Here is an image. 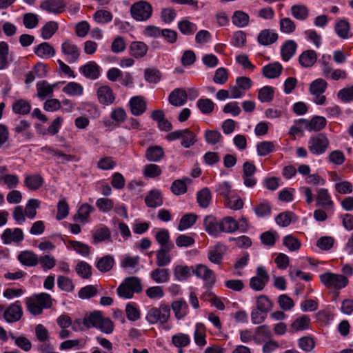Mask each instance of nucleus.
<instances>
[{"mask_svg": "<svg viewBox=\"0 0 353 353\" xmlns=\"http://www.w3.org/2000/svg\"><path fill=\"white\" fill-rule=\"evenodd\" d=\"M170 317V307L168 305L161 304L159 307H150L146 314L145 319L150 325L159 323L164 325Z\"/></svg>", "mask_w": 353, "mask_h": 353, "instance_id": "nucleus-1", "label": "nucleus"}, {"mask_svg": "<svg viewBox=\"0 0 353 353\" xmlns=\"http://www.w3.org/2000/svg\"><path fill=\"white\" fill-rule=\"evenodd\" d=\"M117 291L120 297L131 299L134 293H139L142 291L141 280L135 276L128 277L118 287Z\"/></svg>", "mask_w": 353, "mask_h": 353, "instance_id": "nucleus-2", "label": "nucleus"}, {"mask_svg": "<svg viewBox=\"0 0 353 353\" xmlns=\"http://www.w3.org/2000/svg\"><path fill=\"white\" fill-rule=\"evenodd\" d=\"M165 139L169 141L181 139V145L185 148H190L197 141L196 134L188 128L171 132L166 135Z\"/></svg>", "mask_w": 353, "mask_h": 353, "instance_id": "nucleus-3", "label": "nucleus"}, {"mask_svg": "<svg viewBox=\"0 0 353 353\" xmlns=\"http://www.w3.org/2000/svg\"><path fill=\"white\" fill-rule=\"evenodd\" d=\"M328 146L329 140L323 133L311 137L308 141V149L314 155H321L325 153Z\"/></svg>", "mask_w": 353, "mask_h": 353, "instance_id": "nucleus-4", "label": "nucleus"}, {"mask_svg": "<svg viewBox=\"0 0 353 353\" xmlns=\"http://www.w3.org/2000/svg\"><path fill=\"white\" fill-rule=\"evenodd\" d=\"M320 279L327 288L341 289L345 288L348 283L347 277L342 274L326 272L320 276Z\"/></svg>", "mask_w": 353, "mask_h": 353, "instance_id": "nucleus-5", "label": "nucleus"}, {"mask_svg": "<svg viewBox=\"0 0 353 353\" xmlns=\"http://www.w3.org/2000/svg\"><path fill=\"white\" fill-rule=\"evenodd\" d=\"M130 12L132 17L137 21H146L150 18L152 14V6L146 1H139L134 3Z\"/></svg>", "mask_w": 353, "mask_h": 353, "instance_id": "nucleus-6", "label": "nucleus"}, {"mask_svg": "<svg viewBox=\"0 0 353 353\" xmlns=\"http://www.w3.org/2000/svg\"><path fill=\"white\" fill-rule=\"evenodd\" d=\"M192 273L205 281V287L207 289L211 288L215 283L216 278L214 272L205 265H196L195 268H193Z\"/></svg>", "mask_w": 353, "mask_h": 353, "instance_id": "nucleus-7", "label": "nucleus"}, {"mask_svg": "<svg viewBox=\"0 0 353 353\" xmlns=\"http://www.w3.org/2000/svg\"><path fill=\"white\" fill-rule=\"evenodd\" d=\"M270 280V276L263 266L256 268V275L250 279V286L255 291H261L264 289Z\"/></svg>", "mask_w": 353, "mask_h": 353, "instance_id": "nucleus-8", "label": "nucleus"}, {"mask_svg": "<svg viewBox=\"0 0 353 353\" xmlns=\"http://www.w3.org/2000/svg\"><path fill=\"white\" fill-rule=\"evenodd\" d=\"M331 56L323 54L321 57V63L323 65L322 72L323 75L326 78H330L334 81L339 79H345L347 77L346 72L341 69L334 70L329 65L327 60H330Z\"/></svg>", "mask_w": 353, "mask_h": 353, "instance_id": "nucleus-9", "label": "nucleus"}, {"mask_svg": "<svg viewBox=\"0 0 353 353\" xmlns=\"http://www.w3.org/2000/svg\"><path fill=\"white\" fill-rule=\"evenodd\" d=\"M23 315V310L20 301L10 304L3 313V318L6 322L12 323L19 321Z\"/></svg>", "mask_w": 353, "mask_h": 353, "instance_id": "nucleus-10", "label": "nucleus"}, {"mask_svg": "<svg viewBox=\"0 0 353 353\" xmlns=\"http://www.w3.org/2000/svg\"><path fill=\"white\" fill-rule=\"evenodd\" d=\"M226 252L227 248L224 244H215L209 248L208 259L211 263L220 265L222 263Z\"/></svg>", "mask_w": 353, "mask_h": 353, "instance_id": "nucleus-11", "label": "nucleus"}, {"mask_svg": "<svg viewBox=\"0 0 353 353\" xmlns=\"http://www.w3.org/2000/svg\"><path fill=\"white\" fill-rule=\"evenodd\" d=\"M61 51L67 57L66 61L69 63L76 62L80 55L79 48L70 41H65L61 45Z\"/></svg>", "mask_w": 353, "mask_h": 353, "instance_id": "nucleus-12", "label": "nucleus"}, {"mask_svg": "<svg viewBox=\"0 0 353 353\" xmlns=\"http://www.w3.org/2000/svg\"><path fill=\"white\" fill-rule=\"evenodd\" d=\"M98 100L101 104L108 105L115 100L112 89L109 85H101L97 90Z\"/></svg>", "mask_w": 353, "mask_h": 353, "instance_id": "nucleus-13", "label": "nucleus"}, {"mask_svg": "<svg viewBox=\"0 0 353 353\" xmlns=\"http://www.w3.org/2000/svg\"><path fill=\"white\" fill-rule=\"evenodd\" d=\"M172 246L171 244H161V248L157 251V265L159 267L168 265L172 259L170 252Z\"/></svg>", "mask_w": 353, "mask_h": 353, "instance_id": "nucleus-14", "label": "nucleus"}, {"mask_svg": "<svg viewBox=\"0 0 353 353\" xmlns=\"http://www.w3.org/2000/svg\"><path fill=\"white\" fill-rule=\"evenodd\" d=\"M187 92L182 88L174 89L168 97L169 103L176 107L183 105L187 102Z\"/></svg>", "mask_w": 353, "mask_h": 353, "instance_id": "nucleus-15", "label": "nucleus"}, {"mask_svg": "<svg viewBox=\"0 0 353 353\" xmlns=\"http://www.w3.org/2000/svg\"><path fill=\"white\" fill-rule=\"evenodd\" d=\"M130 111L134 116H140L146 110L147 103L143 97L135 96L129 102Z\"/></svg>", "mask_w": 353, "mask_h": 353, "instance_id": "nucleus-16", "label": "nucleus"}, {"mask_svg": "<svg viewBox=\"0 0 353 353\" xmlns=\"http://www.w3.org/2000/svg\"><path fill=\"white\" fill-rule=\"evenodd\" d=\"M3 243H19L23 239V232L20 228H7L1 235Z\"/></svg>", "mask_w": 353, "mask_h": 353, "instance_id": "nucleus-17", "label": "nucleus"}, {"mask_svg": "<svg viewBox=\"0 0 353 353\" xmlns=\"http://www.w3.org/2000/svg\"><path fill=\"white\" fill-rule=\"evenodd\" d=\"M316 205L322 206L327 210H333L334 203L327 189H319L316 196Z\"/></svg>", "mask_w": 353, "mask_h": 353, "instance_id": "nucleus-18", "label": "nucleus"}, {"mask_svg": "<svg viewBox=\"0 0 353 353\" xmlns=\"http://www.w3.org/2000/svg\"><path fill=\"white\" fill-rule=\"evenodd\" d=\"M79 70L86 78L92 80H95L100 76V67L94 61L88 62Z\"/></svg>", "mask_w": 353, "mask_h": 353, "instance_id": "nucleus-19", "label": "nucleus"}, {"mask_svg": "<svg viewBox=\"0 0 353 353\" xmlns=\"http://www.w3.org/2000/svg\"><path fill=\"white\" fill-rule=\"evenodd\" d=\"M203 225L205 230L210 235L217 236L221 233L220 222L219 223L212 215H208L204 218Z\"/></svg>", "mask_w": 353, "mask_h": 353, "instance_id": "nucleus-20", "label": "nucleus"}, {"mask_svg": "<svg viewBox=\"0 0 353 353\" xmlns=\"http://www.w3.org/2000/svg\"><path fill=\"white\" fill-rule=\"evenodd\" d=\"M65 5L63 0H48L41 3L40 8L48 12L59 14L64 11Z\"/></svg>", "mask_w": 353, "mask_h": 353, "instance_id": "nucleus-21", "label": "nucleus"}, {"mask_svg": "<svg viewBox=\"0 0 353 353\" xmlns=\"http://www.w3.org/2000/svg\"><path fill=\"white\" fill-rule=\"evenodd\" d=\"M278 34L270 29L261 30L257 37V41L262 46H269L278 39Z\"/></svg>", "mask_w": 353, "mask_h": 353, "instance_id": "nucleus-22", "label": "nucleus"}, {"mask_svg": "<svg viewBox=\"0 0 353 353\" xmlns=\"http://www.w3.org/2000/svg\"><path fill=\"white\" fill-rule=\"evenodd\" d=\"M272 332L269 326L263 325L256 328L253 340L257 344H261L270 339Z\"/></svg>", "mask_w": 353, "mask_h": 353, "instance_id": "nucleus-23", "label": "nucleus"}, {"mask_svg": "<svg viewBox=\"0 0 353 353\" xmlns=\"http://www.w3.org/2000/svg\"><path fill=\"white\" fill-rule=\"evenodd\" d=\"M283 70L281 63L274 62L265 65L262 68L263 75L268 79H275L280 76Z\"/></svg>", "mask_w": 353, "mask_h": 353, "instance_id": "nucleus-24", "label": "nucleus"}, {"mask_svg": "<svg viewBox=\"0 0 353 353\" xmlns=\"http://www.w3.org/2000/svg\"><path fill=\"white\" fill-rule=\"evenodd\" d=\"M148 50V46L143 41H133L129 46L130 55L136 59L143 57Z\"/></svg>", "mask_w": 353, "mask_h": 353, "instance_id": "nucleus-25", "label": "nucleus"}, {"mask_svg": "<svg viewBox=\"0 0 353 353\" xmlns=\"http://www.w3.org/2000/svg\"><path fill=\"white\" fill-rule=\"evenodd\" d=\"M13 61L12 54H9L8 44L5 41L0 42V70L8 67L9 63Z\"/></svg>", "mask_w": 353, "mask_h": 353, "instance_id": "nucleus-26", "label": "nucleus"}, {"mask_svg": "<svg viewBox=\"0 0 353 353\" xmlns=\"http://www.w3.org/2000/svg\"><path fill=\"white\" fill-rule=\"evenodd\" d=\"M163 148L159 145H152L147 148L145 157L149 161L158 162L164 157Z\"/></svg>", "mask_w": 353, "mask_h": 353, "instance_id": "nucleus-27", "label": "nucleus"}, {"mask_svg": "<svg viewBox=\"0 0 353 353\" xmlns=\"http://www.w3.org/2000/svg\"><path fill=\"white\" fill-rule=\"evenodd\" d=\"M145 203L149 208H157L163 205L161 192L158 190H150L145 198Z\"/></svg>", "mask_w": 353, "mask_h": 353, "instance_id": "nucleus-28", "label": "nucleus"}, {"mask_svg": "<svg viewBox=\"0 0 353 353\" xmlns=\"http://www.w3.org/2000/svg\"><path fill=\"white\" fill-rule=\"evenodd\" d=\"M297 44L293 40L286 41L281 48V54L285 61H289L295 54Z\"/></svg>", "mask_w": 353, "mask_h": 353, "instance_id": "nucleus-29", "label": "nucleus"}, {"mask_svg": "<svg viewBox=\"0 0 353 353\" xmlns=\"http://www.w3.org/2000/svg\"><path fill=\"white\" fill-rule=\"evenodd\" d=\"M34 52L39 57L46 59L53 57L55 50L49 43L43 42L34 48Z\"/></svg>", "mask_w": 353, "mask_h": 353, "instance_id": "nucleus-30", "label": "nucleus"}, {"mask_svg": "<svg viewBox=\"0 0 353 353\" xmlns=\"http://www.w3.org/2000/svg\"><path fill=\"white\" fill-rule=\"evenodd\" d=\"M316 52L313 50L304 51L299 57V62L302 67H312L316 61Z\"/></svg>", "mask_w": 353, "mask_h": 353, "instance_id": "nucleus-31", "label": "nucleus"}, {"mask_svg": "<svg viewBox=\"0 0 353 353\" xmlns=\"http://www.w3.org/2000/svg\"><path fill=\"white\" fill-rule=\"evenodd\" d=\"M170 276V272L166 268H156L150 272V278L157 283H167Z\"/></svg>", "mask_w": 353, "mask_h": 353, "instance_id": "nucleus-32", "label": "nucleus"}, {"mask_svg": "<svg viewBox=\"0 0 353 353\" xmlns=\"http://www.w3.org/2000/svg\"><path fill=\"white\" fill-rule=\"evenodd\" d=\"M172 309L177 319H181L188 314V305L183 299L174 301L172 303Z\"/></svg>", "mask_w": 353, "mask_h": 353, "instance_id": "nucleus-33", "label": "nucleus"}, {"mask_svg": "<svg viewBox=\"0 0 353 353\" xmlns=\"http://www.w3.org/2000/svg\"><path fill=\"white\" fill-rule=\"evenodd\" d=\"M102 314L99 311H94L89 314H87L83 318V325L85 328L89 329L91 327H98L100 323V320Z\"/></svg>", "mask_w": 353, "mask_h": 353, "instance_id": "nucleus-34", "label": "nucleus"}, {"mask_svg": "<svg viewBox=\"0 0 353 353\" xmlns=\"http://www.w3.org/2000/svg\"><path fill=\"white\" fill-rule=\"evenodd\" d=\"M37 90V97L43 99L47 97H50L53 94V86H50V84L46 81H40L37 83L36 85Z\"/></svg>", "mask_w": 353, "mask_h": 353, "instance_id": "nucleus-35", "label": "nucleus"}, {"mask_svg": "<svg viewBox=\"0 0 353 353\" xmlns=\"http://www.w3.org/2000/svg\"><path fill=\"white\" fill-rule=\"evenodd\" d=\"M18 259L23 265L28 267L35 266L39 262L37 256L29 251L21 252Z\"/></svg>", "mask_w": 353, "mask_h": 353, "instance_id": "nucleus-36", "label": "nucleus"}, {"mask_svg": "<svg viewBox=\"0 0 353 353\" xmlns=\"http://www.w3.org/2000/svg\"><path fill=\"white\" fill-rule=\"evenodd\" d=\"M221 232H233L239 228L238 222L231 216L224 217L220 222Z\"/></svg>", "mask_w": 353, "mask_h": 353, "instance_id": "nucleus-37", "label": "nucleus"}, {"mask_svg": "<svg viewBox=\"0 0 353 353\" xmlns=\"http://www.w3.org/2000/svg\"><path fill=\"white\" fill-rule=\"evenodd\" d=\"M212 199V194L210 189L204 188L196 194V201L199 205L202 208H207Z\"/></svg>", "mask_w": 353, "mask_h": 353, "instance_id": "nucleus-38", "label": "nucleus"}, {"mask_svg": "<svg viewBox=\"0 0 353 353\" xmlns=\"http://www.w3.org/2000/svg\"><path fill=\"white\" fill-rule=\"evenodd\" d=\"M194 343L201 347L206 345L207 341L205 339V327L202 323H196L195 330L194 332Z\"/></svg>", "mask_w": 353, "mask_h": 353, "instance_id": "nucleus-39", "label": "nucleus"}, {"mask_svg": "<svg viewBox=\"0 0 353 353\" xmlns=\"http://www.w3.org/2000/svg\"><path fill=\"white\" fill-rule=\"evenodd\" d=\"M198 216L194 213H187L182 216L178 225V230L183 231L191 228L196 221Z\"/></svg>", "mask_w": 353, "mask_h": 353, "instance_id": "nucleus-40", "label": "nucleus"}, {"mask_svg": "<svg viewBox=\"0 0 353 353\" xmlns=\"http://www.w3.org/2000/svg\"><path fill=\"white\" fill-rule=\"evenodd\" d=\"M25 185L30 189L35 190L43 183V178L40 174L28 175L25 177Z\"/></svg>", "mask_w": 353, "mask_h": 353, "instance_id": "nucleus-41", "label": "nucleus"}, {"mask_svg": "<svg viewBox=\"0 0 353 353\" xmlns=\"http://www.w3.org/2000/svg\"><path fill=\"white\" fill-rule=\"evenodd\" d=\"M59 24L53 21L47 22L41 28V37L43 39H50L57 31Z\"/></svg>", "mask_w": 353, "mask_h": 353, "instance_id": "nucleus-42", "label": "nucleus"}, {"mask_svg": "<svg viewBox=\"0 0 353 353\" xmlns=\"http://www.w3.org/2000/svg\"><path fill=\"white\" fill-rule=\"evenodd\" d=\"M350 29V23L345 19H341L339 21L334 27L336 33L342 39H347L349 37Z\"/></svg>", "mask_w": 353, "mask_h": 353, "instance_id": "nucleus-43", "label": "nucleus"}, {"mask_svg": "<svg viewBox=\"0 0 353 353\" xmlns=\"http://www.w3.org/2000/svg\"><path fill=\"white\" fill-rule=\"evenodd\" d=\"M309 122V132H319L323 130L327 123L326 119L321 116H314Z\"/></svg>", "mask_w": 353, "mask_h": 353, "instance_id": "nucleus-44", "label": "nucleus"}, {"mask_svg": "<svg viewBox=\"0 0 353 353\" xmlns=\"http://www.w3.org/2000/svg\"><path fill=\"white\" fill-rule=\"evenodd\" d=\"M114 261L112 256L106 255L99 259L97 263V269L101 272H109L113 267Z\"/></svg>", "mask_w": 353, "mask_h": 353, "instance_id": "nucleus-45", "label": "nucleus"}, {"mask_svg": "<svg viewBox=\"0 0 353 353\" xmlns=\"http://www.w3.org/2000/svg\"><path fill=\"white\" fill-rule=\"evenodd\" d=\"M310 319L306 315H302L294 320L291 324V329L294 331L305 330L309 328Z\"/></svg>", "mask_w": 353, "mask_h": 353, "instance_id": "nucleus-46", "label": "nucleus"}, {"mask_svg": "<svg viewBox=\"0 0 353 353\" xmlns=\"http://www.w3.org/2000/svg\"><path fill=\"white\" fill-rule=\"evenodd\" d=\"M192 270L193 267L177 265L174 268V277L179 281H185L191 276Z\"/></svg>", "mask_w": 353, "mask_h": 353, "instance_id": "nucleus-47", "label": "nucleus"}, {"mask_svg": "<svg viewBox=\"0 0 353 353\" xmlns=\"http://www.w3.org/2000/svg\"><path fill=\"white\" fill-rule=\"evenodd\" d=\"M249 19V15L241 10L235 11L232 17V23L241 28L248 26Z\"/></svg>", "mask_w": 353, "mask_h": 353, "instance_id": "nucleus-48", "label": "nucleus"}, {"mask_svg": "<svg viewBox=\"0 0 353 353\" xmlns=\"http://www.w3.org/2000/svg\"><path fill=\"white\" fill-rule=\"evenodd\" d=\"M274 94V88L271 86L265 85L259 90L258 99L262 103H269L273 100Z\"/></svg>", "mask_w": 353, "mask_h": 353, "instance_id": "nucleus-49", "label": "nucleus"}, {"mask_svg": "<svg viewBox=\"0 0 353 353\" xmlns=\"http://www.w3.org/2000/svg\"><path fill=\"white\" fill-rule=\"evenodd\" d=\"M292 16L298 20H305L309 15V10L304 5H294L291 8Z\"/></svg>", "mask_w": 353, "mask_h": 353, "instance_id": "nucleus-50", "label": "nucleus"}, {"mask_svg": "<svg viewBox=\"0 0 353 353\" xmlns=\"http://www.w3.org/2000/svg\"><path fill=\"white\" fill-rule=\"evenodd\" d=\"M12 110L16 114H27L31 110V105L24 99H19L13 103Z\"/></svg>", "mask_w": 353, "mask_h": 353, "instance_id": "nucleus-51", "label": "nucleus"}, {"mask_svg": "<svg viewBox=\"0 0 353 353\" xmlns=\"http://www.w3.org/2000/svg\"><path fill=\"white\" fill-rule=\"evenodd\" d=\"M256 308L267 314L272 309L273 303L265 295H260L256 299Z\"/></svg>", "mask_w": 353, "mask_h": 353, "instance_id": "nucleus-52", "label": "nucleus"}, {"mask_svg": "<svg viewBox=\"0 0 353 353\" xmlns=\"http://www.w3.org/2000/svg\"><path fill=\"white\" fill-rule=\"evenodd\" d=\"M94 208L88 203H84L81 205L77 211V213L74 216V220H79L85 221L90 216V213L94 211Z\"/></svg>", "mask_w": 353, "mask_h": 353, "instance_id": "nucleus-53", "label": "nucleus"}, {"mask_svg": "<svg viewBox=\"0 0 353 353\" xmlns=\"http://www.w3.org/2000/svg\"><path fill=\"white\" fill-rule=\"evenodd\" d=\"M294 214L292 212L285 211L281 212L275 217L276 223L281 227H288L292 221Z\"/></svg>", "mask_w": 353, "mask_h": 353, "instance_id": "nucleus-54", "label": "nucleus"}, {"mask_svg": "<svg viewBox=\"0 0 353 353\" xmlns=\"http://www.w3.org/2000/svg\"><path fill=\"white\" fill-rule=\"evenodd\" d=\"M275 149L274 142L263 141L259 143L256 145L257 154L259 156H266L273 152Z\"/></svg>", "mask_w": 353, "mask_h": 353, "instance_id": "nucleus-55", "label": "nucleus"}, {"mask_svg": "<svg viewBox=\"0 0 353 353\" xmlns=\"http://www.w3.org/2000/svg\"><path fill=\"white\" fill-rule=\"evenodd\" d=\"M75 270L82 279H89L92 276V267L85 261L79 262L76 265Z\"/></svg>", "mask_w": 353, "mask_h": 353, "instance_id": "nucleus-56", "label": "nucleus"}, {"mask_svg": "<svg viewBox=\"0 0 353 353\" xmlns=\"http://www.w3.org/2000/svg\"><path fill=\"white\" fill-rule=\"evenodd\" d=\"M327 82L322 79H317L312 81L310 86L312 94H323L327 88Z\"/></svg>", "mask_w": 353, "mask_h": 353, "instance_id": "nucleus-57", "label": "nucleus"}, {"mask_svg": "<svg viewBox=\"0 0 353 353\" xmlns=\"http://www.w3.org/2000/svg\"><path fill=\"white\" fill-rule=\"evenodd\" d=\"M199 110L204 114H210L214 108V103L210 99H200L196 103Z\"/></svg>", "mask_w": 353, "mask_h": 353, "instance_id": "nucleus-58", "label": "nucleus"}, {"mask_svg": "<svg viewBox=\"0 0 353 353\" xmlns=\"http://www.w3.org/2000/svg\"><path fill=\"white\" fill-rule=\"evenodd\" d=\"M69 209L66 199L64 197L61 198L57 204V219H64L68 215Z\"/></svg>", "mask_w": 353, "mask_h": 353, "instance_id": "nucleus-59", "label": "nucleus"}, {"mask_svg": "<svg viewBox=\"0 0 353 353\" xmlns=\"http://www.w3.org/2000/svg\"><path fill=\"white\" fill-rule=\"evenodd\" d=\"M172 343L176 347H184L190 344V339L188 334L179 333L172 336Z\"/></svg>", "mask_w": 353, "mask_h": 353, "instance_id": "nucleus-60", "label": "nucleus"}, {"mask_svg": "<svg viewBox=\"0 0 353 353\" xmlns=\"http://www.w3.org/2000/svg\"><path fill=\"white\" fill-rule=\"evenodd\" d=\"M144 78L148 83H157L161 80V73L156 68H147L144 71Z\"/></svg>", "mask_w": 353, "mask_h": 353, "instance_id": "nucleus-61", "label": "nucleus"}, {"mask_svg": "<svg viewBox=\"0 0 353 353\" xmlns=\"http://www.w3.org/2000/svg\"><path fill=\"white\" fill-rule=\"evenodd\" d=\"M83 87L81 85L77 82H70L65 87L62 91L69 95L79 96L83 93Z\"/></svg>", "mask_w": 353, "mask_h": 353, "instance_id": "nucleus-62", "label": "nucleus"}, {"mask_svg": "<svg viewBox=\"0 0 353 353\" xmlns=\"http://www.w3.org/2000/svg\"><path fill=\"white\" fill-rule=\"evenodd\" d=\"M125 313L127 318L130 321H135L139 319L141 316L140 311L134 303H129L126 305Z\"/></svg>", "mask_w": 353, "mask_h": 353, "instance_id": "nucleus-63", "label": "nucleus"}, {"mask_svg": "<svg viewBox=\"0 0 353 353\" xmlns=\"http://www.w3.org/2000/svg\"><path fill=\"white\" fill-rule=\"evenodd\" d=\"M27 310L32 315L41 314L43 312V307L39 304L34 297H29L26 299Z\"/></svg>", "mask_w": 353, "mask_h": 353, "instance_id": "nucleus-64", "label": "nucleus"}]
</instances>
